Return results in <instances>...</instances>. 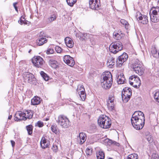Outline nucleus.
<instances>
[{"instance_id": "nucleus-44", "label": "nucleus", "mask_w": 159, "mask_h": 159, "mask_svg": "<svg viewBox=\"0 0 159 159\" xmlns=\"http://www.w3.org/2000/svg\"><path fill=\"white\" fill-rule=\"evenodd\" d=\"M44 125L43 122L41 121H39L37 123H35V126H37L39 127H42Z\"/></svg>"}, {"instance_id": "nucleus-27", "label": "nucleus", "mask_w": 159, "mask_h": 159, "mask_svg": "<svg viewBox=\"0 0 159 159\" xmlns=\"http://www.w3.org/2000/svg\"><path fill=\"white\" fill-rule=\"evenodd\" d=\"M31 75V77H30L28 83L32 85H36L37 83L36 79L33 74Z\"/></svg>"}, {"instance_id": "nucleus-42", "label": "nucleus", "mask_w": 159, "mask_h": 159, "mask_svg": "<svg viewBox=\"0 0 159 159\" xmlns=\"http://www.w3.org/2000/svg\"><path fill=\"white\" fill-rule=\"evenodd\" d=\"M83 91H85L84 86L82 85H79L77 87V91L79 93L81 92V91H83Z\"/></svg>"}, {"instance_id": "nucleus-29", "label": "nucleus", "mask_w": 159, "mask_h": 159, "mask_svg": "<svg viewBox=\"0 0 159 159\" xmlns=\"http://www.w3.org/2000/svg\"><path fill=\"white\" fill-rule=\"evenodd\" d=\"M111 125V121L110 118H108L107 121H106L105 123L103 125V126L102 128L103 129H108L110 128Z\"/></svg>"}, {"instance_id": "nucleus-28", "label": "nucleus", "mask_w": 159, "mask_h": 159, "mask_svg": "<svg viewBox=\"0 0 159 159\" xmlns=\"http://www.w3.org/2000/svg\"><path fill=\"white\" fill-rule=\"evenodd\" d=\"M57 16V12H54L51 16L48 18V23H51L52 21L55 20Z\"/></svg>"}, {"instance_id": "nucleus-47", "label": "nucleus", "mask_w": 159, "mask_h": 159, "mask_svg": "<svg viewBox=\"0 0 159 159\" xmlns=\"http://www.w3.org/2000/svg\"><path fill=\"white\" fill-rule=\"evenodd\" d=\"M55 49L57 53H60L62 51V49L60 47L57 46L55 47Z\"/></svg>"}, {"instance_id": "nucleus-41", "label": "nucleus", "mask_w": 159, "mask_h": 159, "mask_svg": "<svg viewBox=\"0 0 159 159\" xmlns=\"http://www.w3.org/2000/svg\"><path fill=\"white\" fill-rule=\"evenodd\" d=\"M155 100L159 103V91H155L154 95Z\"/></svg>"}, {"instance_id": "nucleus-35", "label": "nucleus", "mask_w": 159, "mask_h": 159, "mask_svg": "<svg viewBox=\"0 0 159 159\" xmlns=\"http://www.w3.org/2000/svg\"><path fill=\"white\" fill-rule=\"evenodd\" d=\"M83 90V89H82ZM79 95L82 101H84L86 98V94L85 91H82L81 92L79 93Z\"/></svg>"}, {"instance_id": "nucleus-53", "label": "nucleus", "mask_w": 159, "mask_h": 159, "mask_svg": "<svg viewBox=\"0 0 159 159\" xmlns=\"http://www.w3.org/2000/svg\"><path fill=\"white\" fill-rule=\"evenodd\" d=\"M113 141L112 140L108 139L107 143L109 145H111L113 144Z\"/></svg>"}, {"instance_id": "nucleus-5", "label": "nucleus", "mask_w": 159, "mask_h": 159, "mask_svg": "<svg viewBox=\"0 0 159 159\" xmlns=\"http://www.w3.org/2000/svg\"><path fill=\"white\" fill-rule=\"evenodd\" d=\"M56 121L62 128H68L70 126V121L64 115L59 116Z\"/></svg>"}, {"instance_id": "nucleus-46", "label": "nucleus", "mask_w": 159, "mask_h": 159, "mask_svg": "<svg viewBox=\"0 0 159 159\" xmlns=\"http://www.w3.org/2000/svg\"><path fill=\"white\" fill-rule=\"evenodd\" d=\"M92 149H91L89 148H87L86 151V152L87 155H90L92 154Z\"/></svg>"}, {"instance_id": "nucleus-51", "label": "nucleus", "mask_w": 159, "mask_h": 159, "mask_svg": "<svg viewBox=\"0 0 159 159\" xmlns=\"http://www.w3.org/2000/svg\"><path fill=\"white\" fill-rule=\"evenodd\" d=\"M24 20H23L21 18L20 19V20L18 21L19 23L21 25H22L24 24Z\"/></svg>"}, {"instance_id": "nucleus-7", "label": "nucleus", "mask_w": 159, "mask_h": 159, "mask_svg": "<svg viewBox=\"0 0 159 159\" xmlns=\"http://www.w3.org/2000/svg\"><path fill=\"white\" fill-rule=\"evenodd\" d=\"M131 120V124L133 127L137 130H140L144 126L145 119H143Z\"/></svg>"}, {"instance_id": "nucleus-9", "label": "nucleus", "mask_w": 159, "mask_h": 159, "mask_svg": "<svg viewBox=\"0 0 159 159\" xmlns=\"http://www.w3.org/2000/svg\"><path fill=\"white\" fill-rule=\"evenodd\" d=\"M26 113L24 114V111L23 112L21 111L17 112L14 116V120L17 121H20L22 120H25L26 119L25 117Z\"/></svg>"}, {"instance_id": "nucleus-48", "label": "nucleus", "mask_w": 159, "mask_h": 159, "mask_svg": "<svg viewBox=\"0 0 159 159\" xmlns=\"http://www.w3.org/2000/svg\"><path fill=\"white\" fill-rule=\"evenodd\" d=\"M53 52L54 50L53 49L49 48L47 51L46 53L47 54H51L53 53Z\"/></svg>"}, {"instance_id": "nucleus-22", "label": "nucleus", "mask_w": 159, "mask_h": 159, "mask_svg": "<svg viewBox=\"0 0 159 159\" xmlns=\"http://www.w3.org/2000/svg\"><path fill=\"white\" fill-rule=\"evenodd\" d=\"M80 141L79 142V143L82 144H83L85 141L86 139V134L83 132H81L79 134V136Z\"/></svg>"}, {"instance_id": "nucleus-16", "label": "nucleus", "mask_w": 159, "mask_h": 159, "mask_svg": "<svg viewBox=\"0 0 159 159\" xmlns=\"http://www.w3.org/2000/svg\"><path fill=\"white\" fill-rule=\"evenodd\" d=\"M41 148L43 149H45L49 148L50 142L47 140L44 137H43L40 142Z\"/></svg>"}, {"instance_id": "nucleus-57", "label": "nucleus", "mask_w": 159, "mask_h": 159, "mask_svg": "<svg viewBox=\"0 0 159 159\" xmlns=\"http://www.w3.org/2000/svg\"><path fill=\"white\" fill-rule=\"evenodd\" d=\"M113 144L117 146H119L120 145V144L119 143L115 141H113Z\"/></svg>"}, {"instance_id": "nucleus-63", "label": "nucleus", "mask_w": 159, "mask_h": 159, "mask_svg": "<svg viewBox=\"0 0 159 159\" xmlns=\"http://www.w3.org/2000/svg\"><path fill=\"white\" fill-rule=\"evenodd\" d=\"M49 120V119L48 118H46V119H45V120H46V121H48V120Z\"/></svg>"}, {"instance_id": "nucleus-10", "label": "nucleus", "mask_w": 159, "mask_h": 159, "mask_svg": "<svg viewBox=\"0 0 159 159\" xmlns=\"http://www.w3.org/2000/svg\"><path fill=\"white\" fill-rule=\"evenodd\" d=\"M89 3V7L93 10H98L100 6V2L98 0H90Z\"/></svg>"}, {"instance_id": "nucleus-1", "label": "nucleus", "mask_w": 159, "mask_h": 159, "mask_svg": "<svg viewBox=\"0 0 159 159\" xmlns=\"http://www.w3.org/2000/svg\"><path fill=\"white\" fill-rule=\"evenodd\" d=\"M103 79L101 80V84L102 87L105 89H108L110 88L112 84V76L111 73L109 71L104 73L102 75Z\"/></svg>"}, {"instance_id": "nucleus-59", "label": "nucleus", "mask_w": 159, "mask_h": 159, "mask_svg": "<svg viewBox=\"0 0 159 159\" xmlns=\"http://www.w3.org/2000/svg\"><path fill=\"white\" fill-rule=\"evenodd\" d=\"M131 81V80H129V83L130 85L133 86V85L134 84V81H133L132 82Z\"/></svg>"}, {"instance_id": "nucleus-18", "label": "nucleus", "mask_w": 159, "mask_h": 159, "mask_svg": "<svg viewBox=\"0 0 159 159\" xmlns=\"http://www.w3.org/2000/svg\"><path fill=\"white\" fill-rule=\"evenodd\" d=\"M139 16L138 17L139 19V22L143 24H147L148 23V17L146 15L142 16L140 12L139 13Z\"/></svg>"}, {"instance_id": "nucleus-34", "label": "nucleus", "mask_w": 159, "mask_h": 159, "mask_svg": "<svg viewBox=\"0 0 159 159\" xmlns=\"http://www.w3.org/2000/svg\"><path fill=\"white\" fill-rule=\"evenodd\" d=\"M151 53L154 57L156 58L159 57V52L157 53V50L155 47L152 49Z\"/></svg>"}, {"instance_id": "nucleus-17", "label": "nucleus", "mask_w": 159, "mask_h": 159, "mask_svg": "<svg viewBox=\"0 0 159 159\" xmlns=\"http://www.w3.org/2000/svg\"><path fill=\"white\" fill-rule=\"evenodd\" d=\"M76 36L77 38H79V39L81 41H85L87 39L88 36V34L86 33H82L80 32L77 33L76 34Z\"/></svg>"}, {"instance_id": "nucleus-24", "label": "nucleus", "mask_w": 159, "mask_h": 159, "mask_svg": "<svg viewBox=\"0 0 159 159\" xmlns=\"http://www.w3.org/2000/svg\"><path fill=\"white\" fill-rule=\"evenodd\" d=\"M96 155L97 159H104L105 154L104 152L102 150L97 151L96 152Z\"/></svg>"}, {"instance_id": "nucleus-19", "label": "nucleus", "mask_w": 159, "mask_h": 159, "mask_svg": "<svg viewBox=\"0 0 159 159\" xmlns=\"http://www.w3.org/2000/svg\"><path fill=\"white\" fill-rule=\"evenodd\" d=\"M48 62L49 66L53 68L57 69L59 67L58 62L52 58H50Z\"/></svg>"}, {"instance_id": "nucleus-25", "label": "nucleus", "mask_w": 159, "mask_h": 159, "mask_svg": "<svg viewBox=\"0 0 159 159\" xmlns=\"http://www.w3.org/2000/svg\"><path fill=\"white\" fill-rule=\"evenodd\" d=\"M32 74L29 72H24L23 74V77L25 82H27L28 83L31 77V75H32Z\"/></svg>"}, {"instance_id": "nucleus-56", "label": "nucleus", "mask_w": 159, "mask_h": 159, "mask_svg": "<svg viewBox=\"0 0 159 159\" xmlns=\"http://www.w3.org/2000/svg\"><path fill=\"white\" fill-rule=\"evenodd\" d=\"M115 61H111V63H109L108 64V65H109V66H114L115 65Z\"/></svg>"}, {"instance_id": "nucleus-62", "label": "nucleus", "mask_w": 159, "mask_h": 159, "mask_svg": "<svg viewBox=\"0 0 159 159\" xmlns=\"http://www.w3.org/2000/svg\"><path fill=\"white\" fill-rule=\"evenodd\" d=\"M77 0H73V3H74V4L76 2Z\"/></svg>"}, {"instance_id": "nucleus-26", "label": "nucleus", "mask_w": 159, "mask_h": 159, "mask_svg": "<svg viewBox=\"0 0 159 159\" xmlns=\"http://www.w3.org/2000/svg\"><path fill=\"white\" fill-rule=\"evenodd\" d=\"M24 114L26 113V116L25 117L26 120L28 118L29 119L32 118L33 113V111L31 110H24Z\"/></svg>"}, {"instance_id": "nucleus-21", "label": "nucleus", "mask_w": 159, "mask_h": 159, "mask_svg": "<svg viewBox=\"0 0 159 159\" xmlns=\"http://www.w3.org/2000/svg\"><path fill=\"white\" fill-rule=\"evenodd\" d=\"M42 99L37 96H35L31 100V104L33 105H37L39 104L41 101Z\"/></svg>"}, {"instance_id": "nucleus-43", "label": "nucleus", "mask_w": 159, "mask_h": 159, "mask_svg": "<svg viewBox=\"0 0 159 159\" xmlns=\"http://www.w3.org/2000/svg\"><path fill=\"white\" fill-rule=\"evenodd\" d=\"M146 138L149 143H151L152 142L153 139L151 135H147Z\"/></svg>"}, {"instance_id": "nucleus-31", "label": "nucleus", "mask_w": 159, "mask_h": 159, "mask_svg": "<svg viewBox=\"0 0 159 159\" xmlns=\"http://www.w3.org/2000/svg\"><path fill=\"white\" fill-rule=\"evenodd\" d=\"M33 126L31 125H30L26 126V129L29 135H32L33 133Z\"/></svg>"}, {"instance_id": "nucleus-30", "label": "nucleus", "mask_w": 159, "mask_h": 159, "mask_svg": "<svg viewBox=\"0 0 159 159\" xmlns=\"http://www.w3.org/2000/svg\"><path fill=\"white\" fill-rule=\"evenodd\" d=\"M123 34L122 33L119 34L116 32H114L113 33V38L116 39H120L123 36Z\"/></svg>"}, {"instance_id": "nucleus-40", "label": "nucleus", "mask_w": 159, "mask_h": 159, "mask_svg": "<svg viewBox=\"0 0 159 159\" xmlns=\"http://www.w3.org/2000/svg\"><path fill=\"white\" fill-rule=\"evenodd\" d=\"M107 106L108 109L110 111H112L114 110V106L113 102L112 103H107Z\"/></svg>"}, {"instance_id": "nucleus-38", "label": "nucleus", "mask_w": 159, "mask_h": 159, "mask_svg": "<svg viewBox=\"0 0 159 159\" xmlns=\"http://www.w3.org/2000/svg\"><path fill=\"white\" fill-rule=\"evenodd\" d=\"M138 155L136 153H134L127 156V159H138Z\"/></svg>"}, {"instance_id": "nucleus-39", "label": "nucleus", "mask_w": 159, "mask_h": 159, "mask_svg": "<svg viewBox=\"0 0 159 159\" xmlns=\"http://www.w3.org/2000/svg\"><path fill=\"white\" fill-rule=\"evenodd\" d=\"M114 94H111L109 95V98L107 101V103H112L114 102Z\"/></svg>"}, {"instance_id": "nucleus-55", "label": "nucleus", "mask_w": 159, "mask_h": 159, "mask_svg": "<svg viewBox=\"0 0 159 159\" xmlns=\"http://www.w3.org/2000/svg\"><path fill=\"white\" fill-rule=\"evenodd\" d=\"M57 146L56 145H53L52 149L54 151H55L57 149Z\"/></svg>"}, {"instance_id": "nucleus-11", "label": "nucleus", "mask_w": 159, "mask_h": 159, "mask_svg": "<svg viewBox=\"0 0 159 159\" xmlns=\"http://www.w3.org/2000/svg\"><path fill=\"white\" fill-rule=\"evenodd\" d=\"M129 79L131 80L134 81V84L133 85V87L136 89L139 87L141 84V80L137 76L134 75L131 76L129 77Z\"/></svg>"}, {"instance_id": "nucleus-8", "label": "nucleus", "mask_w": 159, "mask_h": 159, "mask_svg": "<svg viewBox=\"0 0 159 159\" xmlns=\"http://www.w3.org/2000/svg\"><path fill=\"white\" fill-rule=\"evenodd\" d=\"M33 65L38 68H41L43 64V60L39 56H34L32 59Z\"/></svg>"}, {"instance_id": "nucleus-2", "label": "nucleus", "mask_w": 159, "mask_h": 159, "mask_svg": "<svg viewBox=\"0 0 159 159\" xmlns=\"http://www.w3.org/2000/svg\"><path fill=\"white\" fill-rule=\"evenodd\" d=\"M134 71L139 75H142L144 72V68L143 63L138 59L135 60L132 64Z\"/></svg>"}, {"instance_id": "nucleus-49", "label": "nucleus", "mask_w": 159, "mask_h": 159, "mask_svg": "<svg viewBox=\"0 0 159 159\" xmlns=\"http://www.w3.org/2000/svg\"><path fill=\"white\" fill-rule=\"evenodd\" d=\"M39 38H42V37H43V38L45 37V35L44 34V32L43 31L41 32L39 34Z\"/></svg>"}, {"instance_id": "nucleus-6", "label": "nucleus", "mask_w": 159, "mask_h": 159, "mask_svg": "<svg viewBox=\"0 0 159 159\" xmlns=\"http://www.w3.org/2000/svg\"><path fill=\"white\" fill-rule=\"evenodd\" d=\"M131 95L132 90L130 88L127 87L124 88L121 93L122 98L124 102H127L131 96Z\"/></svg>"}, {"instance_id": "nucleus-14", "label": "nucleus", "mask_w": 159, "mask_h": 159, "mask_svg": "<svg viewBox=\"0 0 159 159\" xmlns=\"http://www.w3.org/2000/svg\"><path fill=\"white\" fill-rule=\"evenodd\" d=\"M64 62L69 66L72 67L75 64V62L73 57L69 55H65L63 57Z\"/></svg>"}, {"instance_id": "nucleus-13", "label": "nucleus", "mask_w": 159, "mask_h": 159, "mask_svg": "<svg viewBox=\"0 0 159 159\" xmlns=\"http://www.w3.org/2000/svg\"><path fill=\"white\" fill-rule=\"evenodd\" d=\"M143 119L145 120V117L144 114L141 111H136L132 115L131 120Z\"/></svg>"}, {"instance_id": "nucleus-36", "label": "nucleus", "mask_w": 159, "mask_h": 159, "mask_svg": "<svg viewBox=\"0 0 159 159\" xmlns=\"http://www.w3.org/2000/svg\"><path fill=\"white\" fill-rule=\"evenodd\" d=\"M40 75L41 76L43 77V79L45 81H48L49 79V77L46 73H44L43 71H41L40 72Z\"/></svg>"}, {"instance_id": "nucleus-4", "label": "nucleus", "mask_w": 159, "mask_h": 159, "mask_svg": "<svg viewBox=\"0 0 159 159\" xmlns=\"http://www.w3.org/2000/svg\"><path fill=\"white\" fill-rule=\"evenodd\" d=\"M123 48V45L120 42L116 41L111 43L109 46V49L111 52L116 54L122 50Z\"/></svg>"}, {"instance_id": "nucleus-61", "label": "nucleus", "mask_w": 159, "mask_h": 159, "mask_svg": "<svg viewBox=\"0 0 159 159\" xmlns=\"http://www.w3.org/2000/svg\"><path fill=\"white\" fill-rule=\"evenodd\" d=\"M12 115H10L8 117V119L9 120H11L12 118Z\"/></svg>"}, {"instance_id": "nucleus-60", "label": "nucleus", "mask_w": 159, "mask_h": 159, "mask_svg": "<svg viewBox=\"0 0 159 159\" xmlns=\"http://www.w3.org/2000/svg\"><path fill=\"white\" fill-rule=\"evenodd\" d=\"M25 16H22L20 17V19L21 18L22 19L25 20Z\"/></svg>"}, {"instance_id": "nucleus-20", "label": "nucleus", "mask_w": 159, "mask_h": 159, "mask_svg": "<svg viewBox=\"0 0 159 159\" xmlns=\"http://www.w3.org/2000/svg\"><path fill=\"white\" fill-rule=\"evenodd\" d=\"M64 40L65 43L67 47L71 48L73 47L74 43L73 41L71 38L67 37L65 38Z\"/></svg>"}, {"instance_id": "nucleus-58", "label": "nucleus", "mask_w": 159, "mask_h": 159, "mask_svg": "<svg viewBox=\"0 0 159 159\" xmlns=\"http://www.w3.org/2000/svg\"><path fill=\"white\" fill-rule=\"evenodd\" d=\"M11 142L12 147L13 148L15 146V142L13 140H11Z\"/></svg>"}, {"instance_id": "nucleus-12", "label": "nucleus", "mask_w": 159, "mask_h": 159, "mask_svg": "<svg viewBox=\"0 0 159 159\" xmlns=\"http://www.w3.org/2000/svg\"><path fill=\"white\" fill-rule=\"evenodd\" d=\"M128 56L127 54L125 52H124L121 55L118 57V59H117V64H119V66H121L128 59Z\"/></svg>"}, {"instance_id": "nucleus-33", "label": "nucleus", "mask_w": 159, "mask_h": 159, "mask_svg": "<svg viewBox=\"0 0 159 159\" xmlns=\"http://www.w3.org/2000/svg\"><path fill=\"white\" fill-rule=\"evenodd\" d=\"M121 23L125 26V27L126 29H128L130 27V25L127 21L125 20L121 19L120 20Z\"/></svg>"}, {"instance_id": "nucleus-52", "label": "nucleus", "mask_w": 159, "mask_h": 159, "mask_svg": "<svg viewBox=\"0 0 159 159\" xmlns=\"http://www.w3.org/2000/svg\"><path fill=\"white\" fill-rule=\"evenodd\" d=\"M24 24L25 25H29L30 24V22L29 21H28L27 20H26L25 19L24 20Z\"/></svg>"}, {"instance_id": "nucleus-23", "label": "nucleus", "mask_w": 159, "mask_h": 159, "mask_svg": "<svg viewBox=\"0 0 159 159\" xmlns=\"http://www.w3.org/2000/svg\"><path fill=\"white\" fill-rule=\"evenodd\" d=\"M48 40L45 38H39L37 39V43L38 46H41L47 42Z\"/></svg>"}, {"instance_id": "nucleus-50", "label": "nucleus", "mask_w": 159, "mask_h": 159, "mask_svg": "<svg viewBox=\"0 0 159 159\" xmlns=\"http://www.w3.org/2000/svg\"><path fill=\"white\" fill-rule=\"evenodd\" d=\"M18 4L17 2H15L13 3V6L15 10L18 12V7L16 6V5Z\"/></svg>"}, {"instance_id": "nucleus-3", "label": "nucleus", "mask_w": 159, "mask_h": 159, "mask_svg": "<svg viewBox=\"0 0 159 159\" xmlns=\"http://www.w3.org/2000/svg\"><path fill=\"white\" fill-rule=\"evenodd\" d=\"M150 16L151 21L154 23L159 21V7H153L150 11Z\"/></svg>"}, {"instance_id": "nucleus-64", "label": "nucleus", "mask_w": 159, "mask_h": 159, "mask_svg": "<svg viewBox=\"0 0 159 159\" xmlns=\"http://www.w3.org/2000/svg\"><path fill=\"white\" fill-rule=\"evenodd\" d=\"M31 51V49H30L29 50V52H28L29 53H30Z\"/></svg>"}, {"instance_id": "nucleus-54", "label": "nucleus", "mask_w": 159, "mask_h": 159, "mask_svg": "<svg viewBox=\"0 0 159 159\" xmlns=\"http://www.w3.org/2000/svg\"><path fill=\"white\" fill-rule=\"evenodd\" d=\"M115 61V58H111V59H109L107 61V65L110 63H111V61Z\"/></svg>"}, {"instance_id": "nucleus-15", "label": "nucleus", "mask_w": 159, "mask_h": 159, "mask_svg": "<svg viewBox=\"0 0 159 159\" xmlns=\"http://www.w3.org/2000/svg\"><path fill=\"white\" fill-rule=\"evenodd\" d=\"M109 118L104 115H102L100 116L98 120V122L99 126L102 128L103 125L105 123L106 121H107Z\"/></svg>"}, {"instance_id": "nucleus-45", "label": "nucleus", "mask_w": 159, "mask_h": 159, "mask_svg": "<svg viewBox=\"0 0 159 159\" xmlns=\"http://www.w3.org/2000/svg\"><path fill=\"white\" fill-rule=\"evenodd\" d=\"M67 4L70 7H73L74 4L73 0H66Z\"/></svg>"}, {"instance_id": "nucleus-37", "label": "nucleus", "mask_w": 159, "mask_h": 159, "mask_svg": "<svg viewBox=\"0 0 159 159\" xmlns=\"http://www.w3.org/2000/svg\"><path fill=\"white\" fill-rule=\"evenodd\" d=\"M119 77H118V80H117L118 83L119 84H121L124 83L125 82V77L124 75H120V78H119Z\"/></svg>"}, {"instance_id": "nucleus-32", "label": "nucleus", "mask_w": 159, "mask_h": 159, "mask_svg": "<svg viewBox=\"0 0 159 159\" xmlns=\"http://www.w3.org/2000/svg\"><path fill=\"white\" fill-rule=\"evenodd\" d=\"M51 129L52 132L56 134H59L60 133L59 130L56 125H52Z\"/></svg>"}]
</instances>
